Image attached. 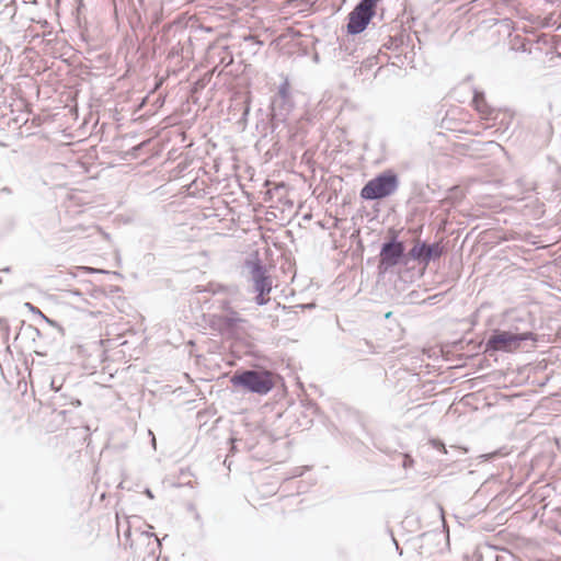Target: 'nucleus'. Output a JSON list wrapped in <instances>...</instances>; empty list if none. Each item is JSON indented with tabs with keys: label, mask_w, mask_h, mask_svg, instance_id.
Here are the masks:
<instances>
[{
	"label": "nucleus",
	"mask_w": 561,
	"mask_h": 561,
	"mask_svg": "<svg viewBox=\"0 0 561 561\" xmlns=\"http://www.w3.org/2000/svg\"><path fill=\"white\" fill-rule=\"evenodd\" d=\"M230 383L243 392L266 396L275 387L273 373L262 367L238 369L230 378Z\"/></svg>",
	"instance_id": "f257e3e1"
},
{
	"label": "nucleus",
	"mask_w": 561,
	"mask_h": 561,
	"mask_svg": "<svg viewBox=\"0 0 561 561\" xmlns=\"http://www.w3.org/2000/svg\"><path fill=\"white\" fill-rule=\"evenodd\" d=\"M518 330L519 328H516V332L513 330H493L485 342L483 353L489 356H493L497 352L510 353L518 350L524 341H537L534 332L529 330L518 332Z\"/></svg>",
	"instance_id": "f03ea898"
},
{
	"label": "nucleus",
	"mask_w": 561,
	"mask_h": 561,
	"mask_svg": "<svg viewBox=\"0 0 561 561\" xmlns=\"http://www.w3.org/2000/svg\"><path fill=\"white\" fill-rule=\"evenodd\" d=\"M400 186V179L393 169H386L367 181L359 191L363 201H381L392 196Z\"/></svg>",
	"instance_id": "7ed1b4c3"
},
{
	"label": "nucleus",
	"mask_w": 561,
	"mask_h": 561,
	"mask_svg": "<svg viewBox=\"0 0 561 561\" xmlns=\"http://www.w3.org/2000/svg\"><path fill=\"white\" fill-rule=\"evenodd\" d=\"M410 263L409 251L404 241L398 238L396 231L382 242L377 264L378 273L385 275L398 265L407 266Z\"/></svg>",
	"instance_id": "20e7f679"
},
{
	"label": "nucleus",
	"mask_w": 561,
	"mask_h": 561,
	"mask_svg": "<svg viewBox=\"0 0 561 561\" xmlns=\"http://www.w3.org/2000/svg\"><path fill=\"white\" fill-rule=\"evenodd\" d=\"M245 267L249 268L250 280L253 283V288L256 293L254 298L255 304L259 306L266 305L270 301L268 295L273 286L272 278L267 274L266 266L257 256H255L245 261Z\"/></svg>",
	"instance_id": "39448f33"
},
{
	"label": "nucleus",
	"mask_w": 561,
	"mask_h": 561,
	"mask_svg": "<svg viewBox=\"0 0 561 561\" xmlns=\"http://www.w3.org/2000/svg\"><path fill=\"white\" fill-rule=\"evenodd\" d=\"M378 2L379 0H359L357 2L347 16L345 26L347 35H358L367 28L377 13Z\"/></svg>",
	"instance_id": "423d86ee"
},
{
	"label": "nucleus",
	"mask_w": 561,
	"mask_h": 561,
	"mask_svg": "<svg viewBox=\"0 0 561 561\" xmlns=\"http://www.w3.org/2000/svg\"><path fill=\"white\" fill-rule=\"evenodd\" d=\"M446 252L443 240L428 243L421 239H415L412 248L409 250L410 262L413 261L423 267L428 266L431 262L439 260Z\"/></svg>",
	"instance_id": "0eeeda50"
},
{
	"label": "nucleus",
	"mask_w": 561,
	"mask_h": 561,
	"mask_svg": "<svg viewBox=\"0 0 561 561\" xmlns=\"http://www.w3.org/2000/svg\"><path fill=\"white\" fill-rule=\"evenodd\" d=\"M294 106L293 100L272 98L270 105V125L272 133L276 131L280 125L287 122L288 115Z\"/></svg>",
	"instance_id": "6e6552de"
},
{
	"label": "nucleus",
	"mask_w": 561,
	"mask_h": 561,
	"mask_svg": "<svg viewBox=\"0 0 561 561\" xmlns=\"http://www.w3.org/2000/svg\"><path fill=\"white\" fill-rule=\"evenodd\" d=\"M244 322V319L236 310H231L227 314L213 316L211 324L221 333L232 334L239 328V324Z\"/></svg>",
	"instance_id": "1a4fd4ad"
},
{
	"label": "nucleus",
	"mask_w": 561,
	"mask_h": 561,
	"mask_svg": "<svg viewBox=\"0 0 561 561\" xmlns=\"http://www.w3.org/2000/svg\"><path fill=\"white\" fill-rule=\"evenodd\" d=\"M359 57L357 48L348 38L342 39L339 48L334 49V58L339 61H353V59H358ZM357 61L355 60V62Z\"/></svg>",
	"instance_id": "9d476101"
},
{
	"label": "nucleus",
	"mask_w": 561,
	"mask_h": 561,
	"mask_svg": "<svg viewBox=\"0 0 561 561\" xmlns=\"http://www.w3.org/2000/svg\"><path fill=\"white\" fill-rule=\"evenodd\" d=\"M512 321L516 324L511 330L516 332V328H519L518 332L529 330L533 332V325L530 323V313H524L523 316L512 317Z\"/></svg>",
	"instance_id": "9b49d317"
},
{
	"label": "nucleus",
	"mask_w": 561,
	"mask_h": 561,
	"mask_svg": "<svg viewBox=\"0 0 561 561\" xmlns=\"http://www.w3.org/2000/svg\"><path fill=\"white\" fill-rule=\"evenodd\" d=\"M407 37L409 36L402 33L396 36H389L387 42L382 44V47L390 50H399L404 45Z\"/></svg>",
	"instance_id": "f8f14e48"
},
{
	"label": "nucleus",
	"mask_w": 561,
	"mask_h": 561,
	"mask_svg": "<svg viewBox=\"0 0 561 561\" xmlns=\"http://www.w3.org/2000/svg\"><path fill=\"white\" fill-rule=\"evenodd\" d=\"M273 98L276 99H283V100H293L291 92H290V82L287 77L284 78V80L280 82L278 87L277 94Z\"/></svg>",
	"instance_id": "ddd939ff"
},
{
	"label": "nucleus",
	"mask_w": 561,
	"mask_h": 561,
	"mask_svg": "<svg viewBox=\"0 0 561 561\" xmlns=\"http://www.w3.org/2000/svg\"><path fill=\"white\" fill-rule=\"evenodd\" d=\"M42 319L50 327L49 329L56 330V334L53 336V340H61L65 335L64 328L57 321L46 317L45 314L42 316Z\"/></svg>",
	"instance_id": "4468645a"
},
{
	"label": "nucleus",
	"mask_w": 561,
	"mask_h": 561,
	"mask_svg": "<svg viewBox=\"0 0 561 561\" xmlns=\"http://www.w3.org/2000/svg\"><path fill=\"white\" fill-rule=\"evenodd\" d=\"M196 288H197L198 293L207 291V293H211L214 295L227 291V287L226 286H224L221 284H217V283H209L205 287L197 286Z\"/></svg>",
	"instance_id": "2eb2a0df"
},
{
	"label": "nucleus",
	"mask_w": 561,
	"mask_h": 561,
	"mask_svg": "<svg viewBox=\"0 0 561 561\" xmlns=\"http://www.w3.org/2000/svg\"><path fill=\"white\" fill-rule=\"evenodd\" d=\"M26 331L30 333L33 342H35V337L43 339V337H47L49 335L45 330H41L32 324H28L26 327Z\"/></svg>",
	"instance_id": "dca6fc26"
},
{
	"label": "nucleus",
	"mask_w": 561,
	"mask_h": 561,
	"mask_svg": "<svg viewBox=\"0 0 561 561\" xmlns=\"http://www.w3.org/2000/svg\"><path fill=\"white\" fill-rule=\"evenodd\" d=\"M423 448L425 447H432L433 449H435L436 451H439V453H444V454H447V449L445 447V444L443 442H440L439 439H430L426 444H424L422 446Z\"/></svg>",
	"instance_id": "f3484780"
},
{
	"label": "nucleus",
	"mask_w": 561,
	"mask_h": 561,
	"mask_svg": "<svg viewBox=\"0 0 561 561\" xmlns=\"http://www.w3.org/2000/svg\"><path fill=\"white\" fill-rule=\"evenodd\" d=\"M553 135V126L550 118H547L543 126V136L546 140H550Z\"/></svg>",
	"instance_id": "a211bd4d"
},
{
	"label": "nucleus",
	"mask_w": 561,
	"mask_h": 561,
	"mask_svg": "<svg viewBox=\"0 0 561 561\" xmlns=\"http://www.w3.org/2000/svg\"><path fill=\"white\" fill-rule=\"evenodd\" d=\"M219 307H220L221 310L227 311L228 313H230V311L233 310L231 308L230 301L227 300V299L221 300Z\"/></svg>",
	"instance_id": "6ab92c4d"
},
{
	"label": "nucleus",
	"mask_w": 561,
	"mask_h": 561,
	"mask_svg": "<svg viewBox=\"0 0 561 561\" xmlns=\"http://www.w3.org/2000/svg\"><path fill=\"white\" fill-rule=\"evenodd\" d=\"M25 307L28 308V310L34 314H38L41 318L44 314L37 307L32 305L31 302H25Z\"/></svg>",
	"instance_id": "aec40b11"
},
{
	"label": "nucleus",
	"mask_w": 561,
	"mask_h": 561,
	"mask_svg": "<svg viewBox=\"0 0 561 561\" xmlns=\"http://www.w3.org/2000/svg\"><path fill=\"white\" fill-rule=\"evenodd\" d=\"M45 331L49 334L47 337H43V340H45L47 344H51L57 341V340H53V336L56 334V330L49 329V330H45Z\"/></svg>",
	"instance_id": "412c9836"
},
{
	"label": "nucleus",
	"mask_w": 561,
	"mask_h": 561,
	"mask_svg": "<svg viewBox=\"0 0 561 561\" xmlns=\"http://www.w3.org/2000/svg\"><path fill=\"white\" fill-rule=\"evenodd\" d=\"M375 60H376V57H371V58H367L365 60L362 61V67H365V68H370L371 66L375 65Z\"/></svg>",
	"instance_id": "4be33fe9"
},
{
	"label": "nucleus",
	"mask_w": 561,
	"mask_h": 561,
	"mask_svg": "<svg viewBox=\"0 0 561 561\" xmlns=\"http://www.w3.org/2000/svg\"><path fill=\"white\" fill-rule=\"evenodd\" d=\"M508 453H501V451H490V453H485V454H481L480 456H488V457H491V456H507Z\"/></svg>",
	"instance_id": "5701e85b"
},
{
	"label": "nucleus",
	"mask_w": 561,
	"mask_h": 561,
	"mask_svg": "<svg viewBox=\"0 0 561 561\" xmlns=\"http://www.w3.org/2000/svg\"><path fill=\"white\" fill-rule=\"evenodd\" d=\"M249 113H250V104L247 102L245 105H244V110H243L241 119L245 121V118L249 115Z\"/></svg>",
	"instance_id": "b1692460"
},
{
	"label": "nucleus",
	"mask_w": 561,
	"mask_h": 561,
	"mask_svg": "<svg viewBox=\"0 0 561 561\" xmlns=\"http://www.w3.org/2000/svg\"><path fill=\"white\" fill-rule=\"evenodd\" d=\"M13 192L9 186H4L0 190V194L11 195Z\"/></svg>",
	"instance_id": "393cba45"
},
{
	"label": "nucleus",
	"mask_w": 561,
	"mask_h": 561,
	"mask_svg": "<svg viewBox=\"0 0 561 561\" xmlns=\"http://www.w3.org/2000/svg\"><path fill=\"white\" fill-rule=\"evenodd\" d=\"M50 387L51 389H54L56 392H58L60 390L61 387L57 388L56 387V383H55V380L53 379L51 382H50Z\"/></svg>",
	"instance_id": "a878e982"
},
{
	"label": "nucleus",
	"mask_w": 561,
	"mask_h": 561,
	"mask_svg": "<svg viewBox=\"0 0 561 561\" xmlns=\"http://www.w3.org/2000/svg\"><path fill=\"white\" fill-rule=\"evenodd\" d=\"M149 435L152 436L151 442H152V445L156 446V438H154L153 433L151 431H149Z\"/></svg>",
	"instance_id": "bb28decb"
},
{
	"label": "nucleus",
	"mask_w": 561,
	"mask_h": 561,
	"mask_svg": "<svg viewBox=\"0 0 561 561\" xmlns=\"http://www.w3.org/2000/svg\"><path fill=\"white\" fill-rule=\"evenodd\" d=\"M479 98H480L479 93H478V92H476V93H474L473 101H474L476 103H478Z\"/></svg>",
	"instance_id": "cd10ccee"
},
{
	"label": "nucleus",
	"mask_w": 561,
	"mask_h": 561,
	"mask_svg": "<svg viewBox=\"0 0 561 561\" xmlns=\"http://www.w3.org/2000/svg\"><path fill=\"white\" fill-rule=\"evenodd\" d=\"M72 404L79 407L81 404L80 400L76 399L75 401H72Z\"/></svg>",
	"instance_id": "c85d7f7f"
},
{
	"label": "nucleus",
	"mask_w": 561,
	"mask_h": 561,
	"mask_svg": "<svg viewBox=\"0 0 561 561\" xmlns=\"http://www.w3.org/2000/svg\"><path fill=\"white\" fill-rule=\"evenodd\" d=\"M365 345L368 346L369 348L374 347L373 344L370 342H368V341H365Z\"/></svg>",
	"instance_id": "c756f323"
},
{
	"label": "nucleus",
	"mask_w": 561,
	"mask_h": 561,
	"mask_svg": "<svg viewBox=\"0 0 561 561\" xmlns=\"http://www.w3.org/2000/svg\"><path fill=\"white\" fill-rule=\"evenodd\" d=\"M36 354H37V355H41V356H45V355H46V352H39V351H36Z\"/></svg>",
	"instance_id": "7c9ffc66"
},
{
	"label": "nucleus",
	"mask_w": 561,
	"mask_h": 561,
	"mask_svg": "<svg viewBox=\"0 0 561 561\" xmlns=\"http://www.w3.org/2000/svg\"><path fill=\"white\" fill-rule=\"evenodd\" d=\"M548 108H549L550 112L552 111V103L551 102L548 103Z\"/></svg>",
	"instance_id": "2f4dec72"
},
{
	"label": "nucleus",
	"mask_w": 561,
	"mask_h": 561,
	"mask_svg": "<svg viewBox=\"0 0 561 561\" xmlns=\"http://www.w3.org/2000/svg\"><path fill=\"white\" fill-rule=\"evenodd\" d=\"M2 272H5V273L10 272V267L3 268Z\"/></svg>",
	"instance_id": "473e14b6"
},
{
	"label": "nucleus",
	"mask_w": 561,
	"mask_h": 561,
	"mask_svg": "<svg viewBox=\"0 0 561 561\" xmlns=\"http://www.w3.org/2000/svg\"><path fill=\"white\" fill-rule=\"evenodd\" d=\"M400 456L408 457V456H410V454H408V453H402V454H400Z\"/></svg>",
	"instance_id": "72a5a7b5"
}]
</instances>
